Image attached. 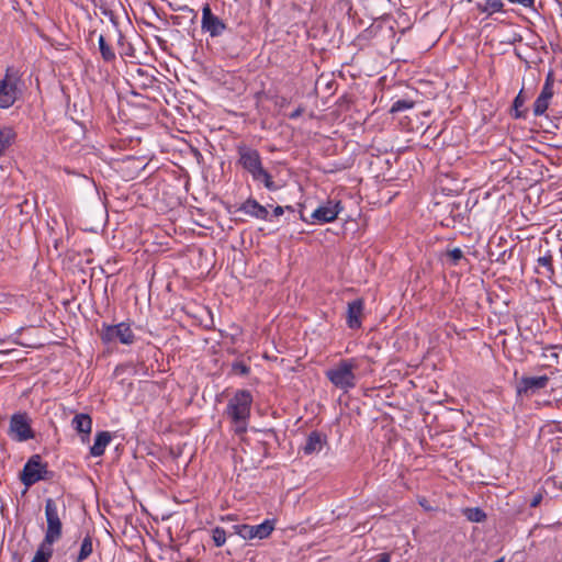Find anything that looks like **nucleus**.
<instances>
[{
  "mask_svg": "<svg viewBox=\"0 0 562 562\" xmlns=\"http://www.w3.org/2000/svg\"><path fill=\"white\" fill-rule=\"evenodd\" d=\"M413 104L406 100H398L396 101L395 103H393L392 108H391V112H400V111H403V110H406V109H409L412 108Z\"/></svg>",
  "mask_w": 562,
  "mask_h": 562,
  "instance_id": "28",
  "label": "nucleus"
},
{
  "mask_svg": "<svg viewBox=\"0 0 562 562\" xmlns=\"http://www.w3.org/2000/svg\"><path fill=\"white\" fill-rule=\"evenodd\" d=\"M53 473L48 470L47 464L42 462L38 454L32 456L25 463L20 475L21 482L30 487L42 480H50Z\"/></svg>",
  "mask_w": 562,
  "mask_h": 562,
  "instance_id": "5",
  "label": "nucleus"
},
{
  "mask_svg": "<svg viewBox=\"0 0 562 562\" xmlns=\"http://www.w3.org/2000/svg\"><path fill=\"white\" fill-rule=\"evenodd\" d=\"M98 42H99V48H100V53H101L103 60H105V61L114 60L115 53H114L113 48L105 42V38L103 35L99 36Z\"/></svg>",
  "mask_w": 562,
  "mask_h": 562,
  "instance_id": "22",
  "label": "nucleus"
},
{
  "mask_svg": "<svg viewBox=\"0 0 562 562\" xmlns=\"http://www.w3.org/2000/svg\"><path fill=\"white\" fill-rule=\"evenodd\" d=\"M18 99V87L16 79L7 74L5 77L0 80V108L8 109L14 104Z\"/></svg>",
  "mask_w": 562,
  "mask_h": 562,
  "instance_id": "10",
  "label": "nucleus"
},
{
  "mask_svg": "<svg viewBox=\"0 0 562 562\" xmlns=\"http://www.w3.org/2000/svg\"><path fill=\"white\" fill-rule=\"evenodd\" d=\"M541 501H542V494L538 493L532 497V499L530 502V506L537 507L541 503Z\"/></svg>",
  "mask_w": 562,
  "mask_h": 562,
  "instance_id": "32",
  "label": "nucleus"
},
{
  "mask_svg": "<svg viewBox=\"0 0 562 562\" xmlns=\"http://www.w3.org/2000/svg\"><path fill=\"white\" fill-rule=\"evenodd\" d=\"M9 434L18 441H26L34 438L31 420L26 413H16L11 416Z\"/></svg>",
  "mask_w": 562,
  "mask_h": 562,
  "instance_id": "7",
  "label": "nucleus"
},
{
  "mask_svg": "<svg viewBox=\"0 0 562 562\" xmlns=\"http://www.w3.org/2000/svg\"><path fill=\"white\" fill-rule=\"evenodd\" d=\"M72 427L79 432L83 435L82 440L89 437L92 429V419L88 414H76L71 420Z\"/></svg>",
  "mask_w": 562,
  "mask_h": 562,
  "instance_id": "16",
  "label": "nucleus"
},
{
  "mask_svg": "<svg viewBox=\"0 0 562 562\" xmlns=\"http://www.w3.org/2000/svg\"><path fill=\"white\" fill-rule=\"evenodd\" d=\"M494 562H504L503 559L495 560Z\"/></svg>",
  "mask_w": 562,
  "mask_h": 562,
  "instance_id": "36",
  "label": "nucleus"
},
{
  "mask_svg": "<svg viewBox=\"0 0 562 562\" xmlns=\"http://www.w3.org/2000/svg\"><path fill=\"white\" fill-rule=\"evenodd\" d=\"M537 262H538V267L544 269V271H542V273L544 276L551 277L554 273L553 265H552V256L549 251L546 255L539 257Z\"/></svg>",
  "mask_w": 562,
  "mask_h": 562,
  "instance_id": "23",
  "label": "nucleus"
},
{
  "mask_svg": "<svg viewBox=\"0 0 562 562\" xmlns=\"http://www.w3.org/2000/svg\"><path fill=\"white\" fill-rule=\"evenodd\" d=\"M100 335L102 341L105 344L120 341L124 345H132L135 340L131 325L124 322L116 325L104 324Z\"/></svg>",
  "mask_w": 562,
  "mask_h": 562,
  "instance_id": "6",
  "label": "nucleus"
},
{
  "mask_svg": "<svg viewBox=\"0 0 562 562\" xmlns=\"http://www.w3.org/2000/svg\"><path fill=\"white\" fill-rule=\"evenodd\" d=\"M93 551L92 538L90 536H86L81 542L80 551L78 554V562H82L88 559Z\"/></svg>",
  "mask_w": 562,
  "mask_h": 562,
  "instance_id": "21",
  "label": "nucleus"
},
{
  "mask_svg": "<svg viewBox=\"0 0 562 562\" xmlns=\"http://www.w3.org/2000/svg\"><path fill=\"white\" fill-rule=\"evenodd\" d=\"M235 532L245 540L251 539H266L268 538L274 529L273 521L265 520L260 525L250 526V525H236L234 526Z\"/></svg>",
  "mask_w": 562,
  "mask_h": 562,
  "instance_id": "9",
  "label": "nucleus"
},
{
  "mask_svg": "<svg viewBox=\"0 0 562 562\" xmlns=\"http://www.w3.org/2000/svg\"><path fill=\"white\" fill-rule=\"evenodd\" d=\"M510 3H517V4H521L526 8H530L535 3V0H508Z\"/></svg>",
  "mask_w": 562,
  "mask_h": 562,
  "instance_id": "31",
  "label": "nucleus"
},
{
  "mask_svg": "<svg viewBox=\"0 0 562 562\" xmlns=\"http://www.w3.org/2000/svg\"><path fill=\"white\" fill-rule=\"evenodd\" d=\"M549 378L547 375L540 376H522L516 386L518 395L530 396L538 390L544 389L548 385Z\"/></svg>",
  "mask_w": 562,
  "mask_h": 562,
  "instance_id": "12",
  "label": "nucleus"
},
{
  "mask_svg": "<svg viewBox=\"0 0 562 562\" xmlns=\"http://www.w3.org/2000/svg\"><path fill=\"white\" fill-rule=\"evenodd\" d=\"M362 312H363V301L361 299H357V300L348 303L347 325L349 328H351V329L360 328Z\"/></svg>",
  "mask_w": 562,
  "mask_h": 562,
  "instance_id": "14",
  "label": "nucleus"
},
{
  "mask_svg": "<svg viewBox=\"0 0 562 562\" xmlns=\"http://www.w3.org/2000/svg\"><path fill=\"white\" fill-rule=\"evenodd\" d=\"M302 113H303V109L299 108V109H296L294 112H292V113L290 114V117H291V119H296V117H299Z\"/></svg>",
  "mask_w": 562,
  "mask_h": 562,
  "instance_id": "33",
  "label": "nucleus"
},
{
  "mask_svg": "<svg viewBox=\"0 0 562 562\" xmlns=\"http://www.w3.org/2000/svg\"><path fill=\"white\" fill-rule=\"evenodd\" d=\"M251 404L252 395L247 390H238L227 403L225 415L231 419L233 429L238 435L247 430Z\"/></svg>",
  "mask_w": 562,
  "mask_h": 562,
  "instance_id": "1",
  "label": "nucleus"
},
{
  "mask_svg": "<svg viewBox=\"0 0 562 562\" xmlns=\"http://www.w3.org/2000/svg\"><path fill=\"white\" fill-rule=\"evenodd\" d=\"M447 256L453 265H457L463 258V251L460 248H453L447 251Z\"/></svg>",
  "mask_w": 562,
  "mask_h": 562,
  "instance_id": "27",
  "label": "nucleus"
},
{
  "mask_svg": "<svg viewBox=\"0 0 562 562\" xmlns=\"http://www.w3.org/2000/svg\"><path fill=\"white\" fill-rule=\"evenodd\" d=\"M238 164L251 175L255 181H262L265 187L270 190H277V186L271 175L263 168L260 154L257 149L247 145L237 147Z\"/></svg>",
  "mask_w": 562,
  "mask_h": 562,
  "instance_id": "2",
  "label": "nucleus"
},
{
  "mask_svg": "<svg viewBox=\"0 0 562 562\" xmlns=\"http://www.w3.org/2000/svg\"><path fill=\"white\" fill-rule=\"evenodd\" d=\"M342 206L340 201H327L324 205H319L311 215V221H307L303 214H301V218L305 222H310L312 224H325L334 222L339 213L341 212Z\"/></svg>",
  "mask_w": 562,
  "mask_h": 562,
  "instance_id": "8",
  "label": "nucleus"
},
{
  "mask_svg": "<svg viewBox=\"0 0 562 562\" xmlns=\"http://www.w3.org/2000/svg\"><path fill=\"white\" fill-rule=\"evenodd\" d=\"M111 434L109 431H100L95 435L94 443L90 448V453L93 457L103 456L106 446L111 441Z\"/></svg>",
  "mask_w": 562,
  "mask_h": 562,
  "instance_id": "18",
  "label": "nucleus"
},
{
  "mask_svg": "<svg viewBox=\"0 0 562 562\" xmlns=\"http://www.w3.org/2000/svg\"><path fill=\"white\" fill-rule=\"evenodd\" d=\"M326 442L325 437L318 431H313L308 435L303 451L305 454H313L319 452Z\"/></svg>",
  "mask_w": 562,
  "mask_h": 562,
  "instance_id": "17",
  "label": "nucleus"
},
{
  "mask_svg": "<svg viewBox=\"0 0 562 562\" xmlns=\"http://www.w3.org/2000/svg\"><path fill=\"white\" fill-rule=\"evenodd\" d=\"M553 97V79L552 75L549 74L544 86L533 103V114L540 116L547 111L550 100Z\"/></svg>",
  "mask_w": 562,
  "mask_h": 562,
  "instance_id": "13",
  "label": "nucleus"
},
{
  "mask_svg": "<svg viewBox=\"0 0 562 562\" xmlns=\"http://www.w3.org/2000/svg\"><path fill=\"white\" fill-rule=\"evenodd\" d=\"M503 2L501 0H486L485 5L483 8V12L488 14H493L502 11Z\"/></svg>",
  "mask_w": 562,
  "mask_h": 562,
  "instance_id": "26",
  "label": "nucleus"
},
{
  "mask_svg": "<svg viewBox=\"0 0 562 562\" xmlns=\"http://www.w3.org/2000/svg\"><path fill=\"white\" fill-rule=\"evenodd\" d=\"M233 370L234 372L236 373H239V374H243V375H246L249 373V367H247L245 363L243 362H236L233 364Z\"/></svg>",
  "mask_w": 562,
  "mask_h": 562,
  "instance_id": "30",
  "label": "nucleus"
},
{
  "mask_svg": "<svg viewBox=\"0 0 562 562\" xmlns=\"http://www.w3.org/2000/svg\"><path fill=\"white\" fill-rule=\"evenodd\" d=\"M202 30L212 37L222 35L226 30L225 23L212 13L209 4H205L202 9Z\"/></svg>",
  "mask_w": 562,
  "mask_h": 562,
  "instance_id": "11",
  "label": "nucleus"
},
{
  "mask_svg": "<svg viewBox=\"0 0 562 562\" xmlns=\"http://www.w3.org/2000/svg\"><path fill=\"white\" fill-rule=\"evenodd\" d=\"M15 132L13 128L4 126L0 128V156L4 155L7 149L12 145L15 139Z\"/></svg>",
  "mask_w": 562,
  "mask_h": 562,
  "instance_id": "19",
  "label": "nucleus"
},
{
  "mask_svg": "<svg viewBox=\"0 0 562 562\" xmlns=\"http://www.w3.org/2000/svg\"><path fill=\"white\" fill-rule=\"evenodd\" d=\"M378 562H390L389 554H382Z\"/></svg>",
  "mask_w": 562,
  "mask_h": 562,
  "instance_id": "35",
  "label": "nucleus"
},
{
  "mask_svg": "<svg viewBox=\"0 0 562 562\" xmlns=\"http://www.w3.org/2000/svg\"><path fill=\"white\" fill-rule=\"evenodd\" d=\"M238 211L251 217L263 221H267L269 215L268 210L263 205L259 204L255 199H247L239 206Z\"/></svg>",
  "mask_w": 562,
  "mask_h": 562,
  "instance_id": "15",
  "label": "nucleus"
},
{
  "mask_svg": "<svg viewBox=\"0 0 562 562\" xmlns=\"http://www.w3.org/2000/svg\"><path fill=\"white\" fill-rule=\"evenodd\" d=\"M283 213H284V207H282V206H277L273 210L274 216H281Z\"/></svg>",
  "mask_w": 562,
  "mask_h": 562,
  "instance_id": "34",
  "label": "nucleus"
},
{
  "mask_svg": "<svg viewBox=\"0 0 562 562\" xmlns=\"http://www.w3.org/2000/svg\"><path fill=\"white\" fill-rule=\"evenodd\" d=\"M52 555V544H47L42 541L31 562H48Z\"/></svg>",
  "mask_w": 562,
  "mask_h": 562,
  "instance_id": "20",
  "label": "nucleus"
},
{
  "mask_svg": "<svg viewBox=\"0 0 562 562\" xmlns=\"http://www.w3.org/2000/svg\"><path fill=\"white\" fill-rule=\"evenodd\" d=\"M356 369L357 364L353 359H345L327 370L326 376L336 387L348 391L356 386V375L353 373Z\"/></svg>",
  "mask_w": 562,
  "mask_h": 562,
  "instance_id": "3",
  "label": "nucleus"
},
{
  "mask_svg": "<svg viewBox=\"0 0 562 562\" xmlns=\"http://www.w3.org/2000/svg\"><path fill=\"white\" fill-rule=\"evenodd\" d=\"M212 539L214 541V544L216 547H223L226 542V532L223 528L221 527H215L213 530H212Z\"/></svg>",
  "mask_w": 562,
  "mask_h": 562,
  "instance_id": "25",
  "label": "nucleus"
},
{
  "mask_svg": "<svg viewBox=\"0 0 562 562\" xmlns=\"http://www.w3.org/2000/svg\"><path fill=\"white\" fill-rule=\"evenodd\" d=\"M526 100H527V98L522 94V90H520V92L514 100V108H515L516 112H518V109L525 104ZM516 116L519 117L520 114L516 113Z\"/></svg>",
  "mask_w": 562,
  "mask_h": 562,
  "instance_id": "29",
  "label": "nucleus"
},
{
  "mask_svg": "<svg viewBox=\"0 0 562 562\" xmlns=\"http://www.w3.org/2000/svg\"><path fill=\"white\" fill-rule=\"evenodd\" d=\"M464 515L470 521H473V522H481V521L485 520V518H486L485 513L477 507L467 508L464 510Z\"/></svg>",
  "mask_w": 562,
  "mask_h": 562,
  "instance_id": "24",
  "label": "nucleus"
},
{
  "mask_svg": "<svg viewBox=\"0 0 562 562\" xmlns=\"http://www.w3.org/2000/svg\"><path fill=\"white\" fill-rule=\"evenodd\" d=\"M45 518L47 522L43 542L54 544L63 536V522L59 517V510L53 498L45 499Z\"/></svg>",
  "mask_w": 562,
  "mask_h": 562,
  "instance_id": "4",
  "label": "nucleus"
}]
</instances>
